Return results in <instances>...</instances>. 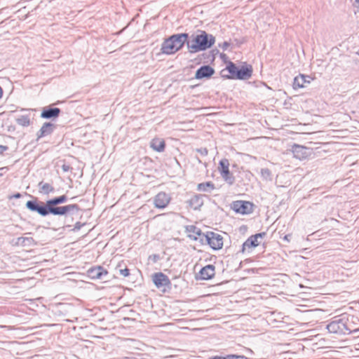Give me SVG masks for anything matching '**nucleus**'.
Returning <instances> with one entry per match:
<instances>
[{"label": "nucleus", "mask_w": 359, "mask_h": 359, "mask_svg": "<svg viewBox=\"0 0 359 359\" xmlns=\"http://www.w3.org/2000/svg\"><path fill=\"white\" fill-rule=\"evenodd\" d=\"M326 328L330 333L338 335H347L353 332L350 327L348 316L346 313L332 318ZM353 332H357V330Z\"/></svg>", "instance_id": "nucleus-2"}, {"label": "nucleus", "mask_w": 359, "mask_h": 359, "mask_svg": "<svg viewBox=\"0 0 359 359\" xmlns=\"http://www.w3.org/2000/svg\"><path fill=\"white\" fill-rule=\"evenodd\" d=\"M8 147L5 145L0 144V154H2L4 151H7Z\"/></svg>", "instance_id": "nucleus-34"}, {"label": "nucleus", "mask_w": 359, "mask_h": 359, "mask_svg": "<svg viewBox=\"0 0 359 359\" xmlns=\"http://www.w3.org/2000/svg\"><path fill=\"white\" fill-rule=\"evenodd\" d=\"M170 196L165 192H159L154 198V205L156 208L164 209L170 203Z\"/></svg>", "instance_id": "nucleus-12"}, {"label": "nucleus", "mask_w": 359, "mask_h": 359, "mask_svg": "<svg viewBox=\"0 0 359 359\" xmlns=\"http://www.w3.org/2000/svg\"><path fill=\"white\" fill-rule=\"evenodd\" d=\"M195 233L199 236H202L201 241L204 240L210 245V247L215 250L222 249L223 246V237L213 231H208L206 233H203L199 229L195 228Z\"/></svg>", "instance_id": "nucleus-6"}, {"label": "nucleus", "mask_w": 359, "mask_h": 359, "mask_svg": "<svg viewBox=\"0 0 359 359\" xmlns=\"http://www.w3.org/2000/svg\"><path fill=\"white\" fill-rule=\"evenodd\" d=\"M265 232H261L250 236L242 245L241 252L244 253L247 248H252L258 246L260 242L259 238H263L266 236Z\"/></svg>", "instance_id": "nucleus-10"}, {"label": "nucleus", "mask_w": 359, "mask_h": 359, "mask_svg": "<svg viewBox=\"0 0 359 359\" xmlns=\"http://www.w3.org/2000/svg\"><path fill=\"white\" fill-rule=\"evenodd\" d=\"M227 359H251L243 355L231 354L227 355Z\"/></svg>", "instance_id": "nucleus-29"}, {"label": "nucleus", "mask_w": 359, "mask_h": 359, "mask_svg": "<svg viewBox=\"0 0 359 359\" xmlns=\"http://www.w3.org/2000/svg\"><path fill=\"white\" fill-rule=\"evenodd\" d=\"M150 146L154 150L161 152L164 151L165 144L163 140L155 138L151 140Z\"/></svg>", "instance_id": "nucleus-22"}, {"label": "nucleus", "mask_w": 359, "mask_h": 359, "mask_svg": "<svg viewBox=\"0 0 359 359\" xmlns=\"http://www.w3.org/2000/svg\"><path fill=\"white\" fill-rule=\"evenodd\" d=\"M18 125L22 126H28L30 124V118L27 115H21L16 119Z\"/></svg>", "instance_id": "nucleus-26"}, {"label": "nucleus", "mask_w": 359, "mask_h": 359, "mask_svg": "<svg viewBox=\"0 0 359 359\" xmlns=\"http://www.w3.org/2000/svg\"><path fill=\"white\" fill-rule=\"evenodd\" d=\"M196 151L203 156H206L208 154V150L205 147L198 148L196 149Z\"/></svg>", "instance_id": "nucleus-30"}, {"label": "nucleus", "mask_w": 359, "mask_h": 359, "mask_svg": "<svg viewBox=\"0 0 359 359\" xmlns=\"http://www.w3.org/2000/svg\"><path fill=\"white\" fill-rule=\"evenodd\" d=\"M3 96V90L1 88V87L0 86V98H1Z\"/></svg>", "instance_id": "nucleus-39"}, {"label": "nucleus", "mask_w": 359, "mask_h": 359, "mask_svg": "<svg viewBox=\"0 0 359 359\" xmlns=\"http://www.w3.org/2000/svg\"><path fill=\"white\" fill-rule=\"evenodd\" d=\"M170 38L173 42L174 46L177 48V50H180L188 42L189 34L181 33L172 34Z\"/></svg>", "instance_id": "nucleus-13"}, {"label": "nucleus", "mask_w": 359, "mask_h": 359, "mask_svg": "<svg viewBox=\"0 0 359 359\" xmlns=\"http://www.w3.org/2000/svg\"><path fill=\"white\" fill-rule=\"evenodd\" d=\"M107 274V271L101 266L93 267L88 270V276L93 280H102Z\"/></svg>", "instance_id": "nucleus-14"}, {"label": "nucleus", "mask_w": 359, "mask_h": 359, "mask_svg": "<svg viewBox=\"0 0 359 359\" xmlns=\"http://www.w3.org/2000/svg\"><path fill=\"white\" fill-rule=\"evenodd\" d=\"M161 51L162 53L165 55H172L177 52V48L174 46L170 36L165 39L163 41L161 44Z\"/></svg>", "instance_id": "nucleus-18"}, {"label": "nucleus", "mask_w": 359, "mask_h": 359, "mask_svg": "<svg viewBox=\"0 0 359 359\" xmlns=\"http://www.w3.org/2000/svg\"><path fill=\"white\" fill-rule=\"evenodd\" d=\"M215 274V267L212 264H208L203 267L199 271V279L210 280Z\"/></svg>", "instance_id": "nucleus-17"}, {"label": "nucleus", "mask_w": 359, "mask_h": 359, "mask_svg": "<svg viewBox=\"0 0 359 359\" xmlns=\"http://www.w3.org/2000/svg\"><path fill=\"white\" fill-rule=\"evenodd\" d=\"M292 237V235L291 234H287L284 236L283 239L287 242H290V238Z\"/></svg>", "instance_id": "nucleus-38"}, {"label": "nucleus", "mask_w": 359, "mask_h": 359, "mask_svg": "<svg viewBox=\"0 0 359 359\" xmlns=\"http://www.w3.org/2000/svg\"><path fill=\"white\" fill-rule=\"evenodd\" d=\"M232 209L241 215H248L252 212L253 204L249 201H236L232 203Z\"/></svg>", "instance_id": "nucleus-9"}, {"label": "nucleus", "mask_w": 359, "mask_h": 359, "mask_svg": "<svg viewBox=\"0 0 359 359\" xmlns=\"http://www.w3.org/2000/svg\"><path fill=\"white\" fill-rule=\"evenodd\" d=\"M229 166V162L228 159L222 158L219 161V170L222 177L227 184L232 185L235 182V177L230 173Z\"/></svg>", "instance_id": "nucleus-8"}, {"label": "nucleus", "mask_w": 359, "mask_h": 359, "mask_svg": "<svg viewBox=\"0 0 359 359\" xmlns=\"http://www.w3.org/2000/svg\"><path fill=\"white\" fill-rule=\"evenodd\" d=\"M25 206L29 211L36 212L41 217H46L49 215L56 216L49 199L43 202L36 198L34 200L28 201Z\"/></svg>", "instance_id": "nucleus-4"}, {"label": "nucleus", "mask_w": 359, "mask_h": 359, "mask_svg": "<svg viewBox=\"0 0 359 359\" xmlns=\"http://www.w3.org/2000/svg\"><path fill=\"white\" fill-rule=\"evenodd\" d=\"M61 112L60 109L57 107H43L41 113V118L44 119H52L57 118Z\"/></svg>", "instance_id": "nucleus-15"}, {"label": "nucleus", "mask_w": 359, "mask_h": 359, "mask_svg": "<svg viewBox=\"0 0 359 359\" xmlns=\"http://www.w3.org/2000/svg\"><path fill=\"white\" fill-rule=\"evenodd\" d=\"M311 77L309 76H306L304 74H299V76L294 77L293 81V88H302L304 87L305 83H310Z\"/></svg>", "instance_id": "nucleus-21"}, {"label": "nucleus", "mask_w": 359, "mask_h": 359, "mask_svg": "<svg viewBox=\"0 0 359 359\" xmlns=\"http://www.w3.org/2000/svg\"><path fill=\"white\" fill-rule=\"evenodd\" d=\"M71 168H72L71 166L69 165H67V164H63L62 165V170L65 172H69Z\"/></svg>", "instance_id": "nucleus-33"}, {"label": "nucleus", "mask_w": 359, "mask_h": 359, "mask_svg": "<svg viewBox=\"0 0 359 359\" xmlns=\"http://www.w3.org/2000/svg\"><path fill=\"white\" fill-rule=\"evenodd\" d=\"M226 69L231 74L228 78L232 79L247 80L252 74V67L251 65L242 66L239 68L233 62H229L226 66Z\"/></svg>", "instance_id": "nucleus-5"}, {"label": "nucleus", "mask_w": 359, "mask_h": 359, "mask_svg": "<svg viewBox=\"0 0 359 359\" xmlns=\"http://www.w3.org/2000/svg\"><path fill=\"white\" fill-rule=\"evenodd\" d=\"M86 224V223H81L80 222H76L74 224V229H72L74 231H78L81 229L82 226H83Z\"/></svg>", "instance_id": "nucleus-31"}, {"label": "nucleus", "mask_w": 359, "mask_h": 359, "mask_svg": "<svg viewBox=\"0 0 359 359\" xmlns=\"http://www.w3.org/2000/svg\"><path fill=\"white\" fill-rule=\"evenodd\" d=\"M55 129V126L50 122H46L43 124L40 130L37 132V138H41L43 137L50 135Z\"/></svg>", "instance_id": "nucleus-20"}, {"label": "nucleus", "mask_w": 359, "mask_h": 359, "mask_svg": "<svg viewBox=\"0 0 359 359\" xmlns=\"http://www.w3.org/2000/svg\"><path fill=\"white\" fill-rule=\"evenodd\" d=\"M152 280L157 288L169 287L171 285L168 276L162 272L155 273L152 276Z\"/></svg>", "instance_id": "nucleus-11"}, {"label": "nucleus", "mask_w": 359, "mask_h": 359, "mask_svg": "<svg viewBox=\"0 0 359 359\" xmlns=\"http://www.w3.org/2000/svg\"><path fill=\"white\" fill-rule=\"evenodd\" d=\"M215 189V184L212 182L199 183L197 185V190L203 192H210Z\"/></svg>", "instance_id": "nucleus-24"}, {"label": "nucleus", "mask_w": 359, "mask_h": 359, "mask_svg": "<svg viewBox=\"0 0 359 359\" xmlns=\"http://www.w3.org/2000/svg\"><path fill=\"white\" fill-rule=\"evenodd\" d=\"M17 243L22 246H32L34 244V240L32 237H19Z\"/></svg>", "instance_id": "nucleus-25"}, {"label": "nucleus", "mask_w": 359, "mask_h": 359, "mask_svg": "<svg viewBox=\"0 0 359 359\" xmlns=\"http://www.w3.org/2000/svg\"><path fill=\"white\" fill-rule=\"evenodd\" d=\"M197 159H198V161L199 163H201V160H200L199 158H197Z\"/></svg>", "instance_id": "nucleus-41"}, {"label": "nucleus", "mask_w": 359, "mask_h": 359, "mask_svg": "<svg viewBox=\"0 0 359 359\" xmlns=\"http://www.w3.org/2000/svg\"><path fill=\"white\" fill-rule=\"evenodd\" d=\"M260 174L263 180L266 181H271L272 180V175L271 170L267 168H262L260 170Z\"/></svg>", "instance_id": "nucleus-27"}, {"label": "nucleus", "mask_w": 359, "mask_h": 359, "mask_svg": "<svg viewBox=\"0 0 359 359\" xmlns=\"http://www.w3.org/2000/svg\"><path fill=\"white\" fill-rule=\"evenodd\" d=\"M156 257H158L157 255H154V259H156Z\"/></svg>", "instance_id": "nucleus-43"}, {"label": "nucleus", "mask_w": 359, "mask_h": 359, "mask_svg": "<svg viewBox=\"0 0 359 359\" xmlns=\"http://www.w3.org/2000/svg\"><path fill=\"white\" fill-rule=\"evenodd\" d=\"M156 257H158L157 255H154V259H156Z\"/></svg>", "instance_id": "nucleus-42"}, {"label": "nucleus", "mask_w": 359, "mask_h": 359, "mask_svg": "<svg viewBox=\"0 0 359 359\" xmlns=\"http://www.w3.org/2000/svg\"><path fill=\"white\" fill-rule=\"evenodd\" d=\"M294 158L303 161L309 158L313 154V149L297 144H294L291 149Z\"/></svg>", "instance_id": "nucleus-7"}, {"label": "nucleus", "mask_w": 359, "mask_h": 359, "mask_svg": "<svg viewBox=\"0 0 359 359\" xmlns=\"http://www.w3.org/2000/svg\"><path fill=\"white\" fill-rule=\"evenodd\" d=\"M121 264H118L116 268V269L118 271L119 274L123 277L128 276L130 275V270L127 267L121 269Z\"/></svg>", "instance_id": "nucleus-28"}, {"label": "nucleus", "mask_w": 359, "mask_h": 359, "mask_svg": "<svg viewBox=\"0 0 359 359\" xmlns=\"http://www.w3.org/2000/svg\"><path fill=\"white\" fill-rule=\"evenodd\" d=\"M49 201L56 216H65L70 212H78L80 210L79 205L76 203L59 206L68 201V197L65 194L52 198Z\"/></svg>", "instance_id": "nucleus-3"}, {"label": "nucleus", "mask_w": 359, "mask_h": 359, "mask_svg": "<svg viewBox=\"0 0 359 359\" xmlns=\"http://www.w3.org/2000/svg\"><path fill=\"white\" fill-rule=\"evenodd\" d=\"M359 55V50L356 53Z\"/></svg>", "instance_id": "nucleus-44"}, {"label": "nucleus", "mask_w": 359, "mask_h": 359, "mask_svg": "<svg viewBox=\"0 0 359 359\" xmlns=\"http://www.w3.org/2000/svg\"><path fill=\"white\" fill-rule=\"evenodd\" d=\"M203 195L196 194L187 201L189 206L194 210H199L203 205Z\"/></svg>", "instance_id": "nucleus-19"}, {"label": "nucleus", "mask_w": 359, "mask_h": 359, "mask_svg": "<svg viewBox=\"0 0 359 359\" xmlns=\"http://www.w3.org/2000/svg\"><path fill=\"white\" fill-rule=\"evenodd\" d=\"M215 73V69L209 65H203L198 68L196 72V79L210 78Z\"/></svg>", "instance_id": "nucleus-16"}, {"label": "nucleus", "mask_w": 359, "mask_h": 359, "mask_svg": "<svg viewBox=\"0 0 359 359\" xmlns=\"http://www.w3.org/2000/svg\"><path fill=\"white\" fill-rule=\"evenodd\" d=\"M209 359H227V355L225 357L215 355V356L210 358Z\"/></svg>", "instance_id": "nucleus-36"}, {"label": "nucleus", "mask_w": 359, "mask_h": 359, "mask_svg": "<svg viewBox=\"0 0 359 359\" xmlns=\"http://www.w3.org/2000/svg\"><path fill=\"white\" fill-rule=\"evenodd\" d=\"M6 170H7V168H6V167L0 168V177L4 175V174L5 173Z\"/></svg>", "instance_id": "nucleus-37"}, {"label": "nucleus", "mask_w": 359, "mask_h": 359, "mask_svg": "<svg viewBox=\"0 0 359 359\" xmlns=\"http://www.w3.org/2000/svg\"><path fill=\"white\" fill-rule=\"evenodd\" d=\"M38 187L39 188V192L44 195H48L55 191L54 187L50 184L43 182V181L39 183Z\"/></svg>", "instance_id": "nucleus-23"}, {"label": "nucleus", "mask_w": 359, "mask_h": 359, "mask_svg": "<svg viewBox=\"0 0 359 359\" xmlns=\"http://www.w3.org/2000/svg\"><path fill=\"white\" fill-rule=\"evenodd\" d=\"M21 196H22L21 194L16 193V194H13V196H11L9 197V198L10 199H11V198H20Z\"/></svg>", "instance_id": "nucleus-35"}, {"label": "nucleus", "mask_w": 359, "mask_h": 359, "mask_svg": "<svg viewBox=\"0 0 359 359\" xmlns=\"http://www.w3.org/2000/svg\"><path fill=\"white\" fill-rule=\"evenodd\" d=\"M191 228H194V229H195V228H196V227H195V226H191ZM194 231H196V229H194Z\"/></svg>", "instance_id": "nucleus-40"}, {"label": "nucleus", "mask_w": 359, "mask_h": 359, "mask_svg": "<svg viewBox=\"0 0 359 359\" xmlns=\"http://www.w3.org/2000/svg\"><path fill=\"white\" fill-rule=\"evenodd\" d=\"M230 43L228 42V41H224L223 42V43L222 45H219V46L222 48V49L225 51L227 50V48H229V46H230Z\"/></svg>", "instance_id": "nucleus-32"}, {"label": "nucleus", "mask_w": 359, "mask_h": 359, "mask_svg": "<svg viewBox=\"0 0 359 359\" xmlns=\"http://www.w3.org/2000/svg\"><path fill=\"white\" fill-rule=\"evenodd\" d=\"M198 32V34H192L191 38L188 39L187 47L190 53L205 50L215 42V38L212 34H208L202 30H199Z\"/></svg>", "instance_id": "nucleus-1"}]
</instances>
